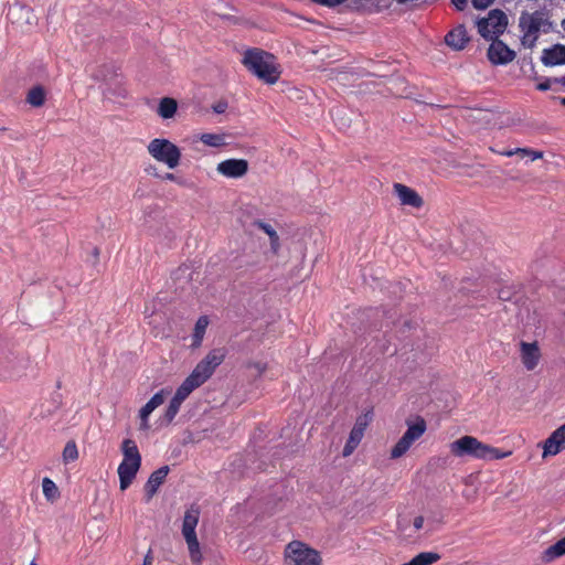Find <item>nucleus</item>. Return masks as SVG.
<instances>
[{"instance_id": "1", "label": "nucleus", "mask_w": 565, "mask_h": 565, "mask_svg": "<svg viewBox=\"0 0 565 565\" xmlns=\"http://www.w3.org/2000/svg\"><path fill=\"white\" fill-rule=\"evenodd\" d=\"M242 64L258 79L269 85L277 83L281 74L275 55L258 47L247 49Z\"/></svg>"}, {"instance_id": "2", "label": "nucleus", "mask_w": 565, "mask_h": 565, "mask_svg": "<svg viewBox=\"0 0 565 565\" xmlns=\"http://www.w3.org/2000/svg\"><path fill=\"white\" fill-rule=\"evenodd\" d=\"M450 452L455 457H472L482 460L503 459L511 451H501L490 445L483 444L472 436H463L450 444Z\"/></svg>"}, {"instance_id": "3", "label": "nucleus", "mask_w": 565, "mask_h": 565, "mask_svg": "<svg viewBox=\"0 0 565 565\" xmlns=\"http://www.w3.org/2000/svg\"><path fill=\"white\" fill-rule=\"evenodd\" d=\"M318 551L300 541H291L284 553V565H321Z\"/></svg>"}, {"instance_id": "4", "label": "nucleus", "mask_w": 565, "mask_h": 565, "mask_svg": "<svg viewBox=\"0 0 565 565\" xmlns=\"http://www.w3.org/2000/svg\"><path fill=\"white\" fill-rule=\"evenodd\" d=\"M149 154L159 162L174 169L179 166L181 159L180 149L170 140L154 138L147 146Z\"/></svg>"}, {"instance_id": "5", "label": "nucleus", "mask_w": 565, "mask_h": 565, "mask_svg": "<svg viewBox=\"0 0 565 565\" xmlns=\"http://www.w3.org/2000/svg\"><path fill=\"white\" fill-rule=\"evenodd\" d=\"M508 26V17L500 9H492L488 17L477 21L478 33L484 40H493L504 33Z\"/></svg>"}, {"instance_id": "6", "label": "nucleus", "mask_w": 565, "mask_h": 565, "mask_svg": "<svg viewBox=\"0 0 565 565\" xmlns=\"http://www.w3.org/2000/svg\"><path fill=\"white\" fill-rule=\"evenodd\" d=\"M407 429L391 450V458L397 459L404 456L412 445L426 431L427 425L423 417L418 416L414 423L407 420Z\"/></svg>"}, {"instance_id": "7", "label": "nucleus", "mask_w": 565, "mask_h": 565, "mask_svg": "<svg viewBox=\"0 0 565 565\" xmlns=\"http://www.w3.org/2000/svg\"><path fill=\"white\" fill-rule=\"evenodd\" d=\"M519 28L527 34H539L541 31L548 33L553 29V22L544 11L536 10L532 13L523 11L519 18Z\"/></svg>"}, {"instance_id": "8", "label": "nucleus", "mask_w": 565, "mask_h": 565, "mask_svg": "<svg viewBox=\"0 0 565 565\" xmlns=\"http://www.w3.org/2000/svg\"><path fill=\"white\" fill-rule=\"evenodd\" d=\"M226 356L224 348H216L211 350L193 369L192 374L205 383L215 372L216 367L221 365Z\"/></svg>"}, {"instance_id": "9", "label": "nucleus", "mask_w": 565, "mask_h": 565, "mask_svg": "<svg viewBox=\"0 0 565 565\" xmlns=\"http://www.w3.org/2000/svg\"><path fill=\"white\" fill-rule=\"evenodd\" d=\"M491 41L487 56L493 65H507L515 58L516 53L502 40L495 38Z\"/></svg>"}, {"instance_id": "10", "label": "nucleus", "mask_w": 565, "mask_h": 565, "mask_svg": "<svg viewBox=\"0 0 565 565\" xmlns=\"http://www.w3.org/2000/svg\"><path fill=\"white\" fill-rule=\"evenodd\" d=\"M371 418V412H367L363 416L358 417L356 423L350 433L349 439L347 440L343 447L344 457L350 456L353 452V450L358 447L363 437L364 429L366 428L369 420Z\"/></svg>"}, {"instance_id": "11", "label": "nucleus", "mask_w": 565, "mask_h": 565, "mask_svg": "<svg viewBox=\"0 0 565 565\" xmlns=\"http://www.w3.org/2000/svg\"><path fill=\"white\" fill-rule=\"evenodd\" d=\"M7 19L12 24H17L21 28L23 25L31 26L33 24L34 14L32 8L17 2L9 7L7 12Z\"/></svg>"}, {"instance_id": "12", "label": "nucleus", "mask_w": 565, "mask_h": 565, "mask_svg": "<svg viewBox=\"0 0 565 565\" xmlns=\"http://www.w3.org/2000/svg\"><path fill=\"white\" fill-rule=\"evenodd\" d=\"M217 172L226 178L238 179L248 171V162L245 159H227L217 164Z\"/></svg>"}, {"instance_id": "13", "label": "nucleus", "mask_w": 565, "mask_h": 565, "mask_svg": "<svg viewBox=\"0 0 565 565\" xmlns=\"http://www.w3.org/2000/svg\"><path fill=\"white\" fill-rule=\"evenodd\" d=\"M565 449V424L556 428L544 441L543 457L555 456Z\"/></svg>"}, {"instance_id": "14", "label": "nucleus", "mask_w": 565, "mask_h": 565, "mask_svg": "<svg viewBox=\"0 0 565 565\" xmlns=\"http://www.w3.org/2000/svg\"><path fill=\"white\" fill-rule=\"evenodd\" d=\"M393 188L403 205H408L415 209H420L424 205L423 198L412 188L402 183H394Z\"/></svg>"}, {"instance_id": "15", "label": "nucleus", "mask_w": 565, "mask_h": 565, "mask_svg": "<svg viewBox=\"0 0 565 565\" xmlns=\"http://www.w3.org/2000/svg\"><path fill=\"white\" fill-rule=\"evenodd\" d=\"M169 470L170 469L168 466H162L150 475L148 481L145 484L147 502L150 501L152 497L157 493L158 489L167 478Z\"/></svg>"}, {"instance_id": "16", "label": "nucleus", "mask_w": 565, "mask_h": 565, "mask_svg": "<svg viewBox=\"0 0 565 565\" xmlns=\"http://www.w3.org/2000/svg\"><path fill=\"white\" fill-rule=\"evenodd\" d=\"M541 62L545 66H556L565 64V45L557 43L551 47L544 49L541 56Z\"/></svg>"}, {"instance_id": "17", "label": "nucleus", "mask_w": 565, "mask_h": 565, "mask_svg": "<svg viewBox=\"0 0 565 565\" xmlns=\"http://www.w3.org/2000/svg\"><path fill=\"white\" fill-rule=\"evenodd\" d=\"M469 41L470 38L463 24L450 30L445 36L446 44L456 51L463 50Z\"/></svg>"}, {"instance_id": "18", "label": "nucleus", "mask_w": 565, "mask_h": 565, "mask_svg": "<svg viewBox=\"0 0 565 565\" xmlns=\"http://www.w3.org/2000/svg\"><path fill=\"white\" fill-rule=\"evenodd\" d=\"M540 349L536 344V342L527 343L522 342L521 343V358L522 362L527 371L534 370L540 361Z\"/></svg>"}, {"instance_id": "19", "label": "nucleus", "mask_w": 565, "mask_h": 565, "mask_svg": "<svg viewBox=\"0 0 565 565\" xmlns=\"http://www.w3.org/2000/svg\"><path fill=\"white\" fill-rule=\"evenodd\" d=\"M200 509L191 505L185 512L182 522V535L185 539L196 536L195 527L199 523Z\"/></svg>"}, {"instance_id": "20", "label": "nucleus", "mask_w": 565, "mask_h": 565, "mask_svg": "<svg viewBox=\"0 0 565 565\" xmlns=\"http://www.w3.org/2000/svg\"><path fill=\"white\" fill-rule=\"evenodd\" d=\"M141 465L121 461L118 466L117 472L119 476L120 490H126L136 478V475Z\"/></svg>"}, {"instance_id": "21", "label": "nucleus", "mask_w": 565, "mask_h": 565, "mask_svg": "<svg viewBox=\"0 0 565 565\" xmlns=\"http://www.w3.org/2000/svg\"><path fill=\"white\" fill-rule=\"evenodd\" d=\"M202 384L203 383L196 377V374L190 373V375L186 376L181 385L177 388L173 397L183 403L188 396Z\"/></svg>"}, {"instance_id": "22", "label": "nucleus", "mask_w": 565, "mask_h": 565, "mask_svg": "<svg viewBox=\"0 0 565 565\" xmlns=\"http://www.w3.org/2000/svg\"><path fill=\"white\" fill-rule=\"evenodd\" d=\"M122 461L141 465V455L138 450L137 444L132 439H124L121 444Z\"/></svg>"}, {"instance_id": "23", "label": "nucleus", "mask_w": 565, "mask_h": 565, "mask_svg": "<svg viewBox=\"0 0 565 565\" xmlns=\"http://www.w3.org/2000/svg\"><path fill=\"white\" fill-rule=\"evenodd\" d=\"M565 555V536L553 545L548 546L541 556L543 563H551Z\"/></svg>"}, {"instance_id": "24", "label": "nucleus", "mask_w": 565, "mask_h": 565, "mask_svg": "<svg viewBox=\"0 0 565 565\" xmlns=\"http://www.w3.org/2000/svg\"><path fill=\"white\" fill-rule=\"evenodd\" d=\"M178 110V103L174 98L163 97L158 106V115L163 119L172 118Z\"/></svg>"}, {"instance_id": "25", "label": "nucleus", "mask_w": 565, "mask_h": 565, "mask_svg": "<svg viewBox=\"0 0 565 565\" xmlns=\"http://www.w3.org/2000/svg\"><path fill=\"white\" fill-rule=\"evenodd\" d=\"M209 319L206 316H201L196 320L192 334V348L196 349L201 347Z\"/></svg>"}, {"instance_id": "26", "label": "nucleus", "mask_w": 565, "mask_h": 565, "mask_svg": "<svg viewBox=\"0 0 565 565\" xmlns=\"http://www.w3.org/2000/svg\"><path fill=\"white\" fill-rule=\"evenodd\" d=\"M500 154L504 156V157H512L514 154H519L522 158L531 157L532 161L536 160V159L543 158V152L542 151L533 150V149H530V148L507 149V150L500 151Z\"/></svg>"}, {"instance_id": "27", "label": "nucleus", "mask_w": 565, "mask_h": 565, "mask_svg": "<svg viewBox=\"0 0 565 565\" xmlns=\"http://www.w3.org/2000/svg\"><path fill=\"white\" fill-rule=\"evenodd\" d=\"M185 542H186V545H188V550H189L191 562L194 565H201L203 557H202V553H201L200 543L198 541V537L194 536V537L185 539Z\"/></svg>"}, {"instance_id": "28", "label": "nucleus", "mask_w": 565, "mask_h": 565, "mask_svg": "<svg viewBox=\"0 0 565 565\" xmlns=\"http://www.w3.org/2000/svg\"><path fill=\"white\" fill-rule=\"evenodd\" d=\"M26 102L33 107L43 106L45 102L44 88L40 85L32 87L28 93Z\"/></svg>"}, {"instance_id": "29", "label": "nucleus", "mask_w": 565, "mask_h": 565, "mask_svg": "<svg viewBox=\"0 0 565 565\" xmlns=\"http://www.w3.org/2000/svg\"><path fill=\"white\" fill-rule=\"evenodd\" d=\"M181 405H182V402L172 397L163 416H162V423H164L166 425L171 424L172 420L174 419V417L177 416V414L179 413Z\"/></svg>"}, {"instance_id": "30", "label": "nucleus", "mask_w": 565, "mask_h": 565, "mask_svg": "<svg viewBox=\"0 0 565 565\" xmlns=\"http://www.w3.org/2000/svg\"><path fill=\"white\" fill-rule=\"evenodd\" d=\"M441 558L436 552H422L413 557L415 565H433Z\"/></svg>"}, {"instance_id": "31", "label": "nucleus", "mask_w": 565, "mask_h": 565, "mask_svg": "<svg viewBox=\"0 0 565 565\" xmlns=\"http://www.w3.org/2000/svg\"><path fill=\"white\" fill-rule=\"evenodd\" d=\"M43 494L49 501H54L58 498L60 492L54 481L50 478H44L42 481Z\"/></svg>"}, {"instance_id": "32", "label": "nucleus", "mask_w": 565, "mask_h": 565, "mask_svg": "<svg viewBox=\"0 0 565 565\" xmlns=\"http://www.w3.org/2000/svg\"><path fill=\"white\" fill-rule=\"evenodd\" d=\"M62 456H63V461L65 463H67L70 461H74L78 458V450H77V446H76L75 441L70 440L65 445Z\"/></svg>"}, {"instance_id": "33", "label": "nucleus", "mask_w": 565, "mask_h": 565, "mask_svg": "<svg viewBox=\"0 0 565 565\" xmlns=\"http://www.w3.org/2000/svg\"><path fill=\"white\" fill-rule=\"evenodd\" d=\"M14 360H8L4 363H0V375L6 377H14L20 375V371L15 367Z\"/></svg>"}, {"instance_id": "34", "label": "nucleus", "mask_w": 565, "mask_h": 565, "mask_svg": "<svg viewBox=\"0 0 565 565\" xmlns=\"http://www.w3.org/2000/svg\"><path fill=\"white\" fill-rule=\"evenodd\" d=\"M201 140L210 147H221L224 145V137L217 134H203Z\"/></svg>"}, {"instance_id": "35", "label": "nucleus", "mask_w": 565, "mask_h": 565, "mask_svg": "<svg viewBox=\"0 0 565 565\" xmlns=\"http://www.w3.org/2000/svg\"><path fill=\"white\" fill-rule=\"evenodd\" d=\"M534 81L537 82L536 89L541 92H546L552 87V79L551 77H542L537 74L533 77Z\"/></svg>"}, {"instance_id": "36", "label": "nucleus", "mask_w": 565, "mask_h": 565, "mask_svg": "<svg viewBox=\"0 0 565 565\" xmlns=\"http://www.w3.org/2000/svg\"><path fill=\"white\" fill-rule=\"evenodd\" d=\"M257 225L269 236L271 244L279 239L277 232L271 227V225L265 222H258Z\"/></svg>"}, {"instance_id": "37", "label": "nucleus", "mask_w": 565, "mask_h": 565, "mask_svg": "<svg viewBox=\"0 0 565 565\" xmlns=\"http://www.w3.org/2000/svg\"><path fill=\"white\" fill-rule=\"evenodd\" d=\"M521 32L523 33L521 38V43L529 49L534 47L539 39V34H527L526 31Z\"/></svg>"}, {"instance_id": "38", "label": "nucleus", "mask_w": 565, "mask_h": 565, "mask_svg": "<svg viewBox=\"0 0 565 565\" xmlns=\"http://www.w3.org/2000/svg\"><path fill=\"white\" fill-rule=\"evenodd\" d=\"M247 369H254L257 372V375L260 376L267 369V364L263 362H247Z\"/></svg>"}, {"instance_id": "39", "label": "nucleus", "mask_w": 565, "mask_h": 565, "mask_svg": "<svg viewBox=\"0 0 565 565\" xmlns=\"http://www.w3.org/2000/svg\"><path fill=\"white\" fill-rule=\"evenodd\" d=\"M156 408L159 407L164 402V390L156 393L149 401Z\"/></svg>"}, {"instance_id": "40", "label": "nucleus", "mask_w": 565, "mask_h": 565, "mask_svg": "<svg viewBox=\"0 0 565 565\" xmlns=\"http://www.w3.org/2000/svg\"><path fill=\"white\" fill-rule=\"evenodd\" d=\"M311 1L319 6L333 8L335 6L343 3L345 0H311Z\"/></svg>"}, {"instance_id": "41", "label": "nucleus", "mask_w": 565, "mask_h": 565, "mask_svg": "<svg viewBox=\"0 0 565 565\" xmlns=\"http://www.w3.org/2000/svg\"><path fill=\"white\" fill-rule=\"evenodd\" d=\"M494 0H472L473 8L478 10L487 9L490 4L493 3Z\"/></svg>"}, {"instance_id": "42", "label": "nucleus", "mask_w": 565, "mask_h": 565, "mask_svg": "<svg viewBox=\"0 0 565 565\" xmlns=\"http://www.w3.org/2000/svg\"><path fill=\"white\" fill-rule=\"evenodd\" d=\"M498 298L502 301L511 300L512 298V290L510 288H501L498 291Z\"/></svg>"}, {"instance_id": "43", "label": "nucleus", "mask_w": 565, "mask_h": 565, "mask_svg": "<svg viewBox=\"0 0 565 565\" xmlns=\"http://www.w3.org/2000/svg\"><path fill=\"white\" fill-rule=\"evenodd\" d=\"M213 110L214 113L216 114H223L225 113V110L227 109V102H224V100H220L218 103H216L215 105H213Z\"/></svg>"}, {"instance_id": "44", "label": "nucleus", "mask_w": 565, "mask_h": 565, "mask_svg": "<svg viewBox=\"0 0 565 565\" xmlns=\"http://www.w3.org/2000/svg\"><path fill=\"white\" fill-rule=\"evenodd\" d=\"M424 521H425L424 516H422V515L416 516L413 521V525H414L415 530H417V531L422 530L424 526Z\"/></svg>"}, {"instance_id": "45", "label": "nucleus", "mask_w": 565, "mask_h": 565, "mask_svg": "<svg viewBox=\"0 0 565 565\" xmlns=\"http://www.w3.org/2000/svg\"><path fill=\"white\" fill-rule=\"evenodd\" d=\"M468 0H451L452 4L456 7L458 11H463L467 7Z\"/></svg>"}, {"instance_id": "46", "label": "nucleus", "mask_w": 565, "mask_h": 565, "mask_svg": "<svg viewBox=\"0 0 565 565\" xmlns=\"http://www.w3.org/2000/svg\"><path fill=\"white\" fill-rule=\"evenodd\" d=\"M552 84H559L565 87V75L562 77H551Z\"/></svg>"}, {"instance_id": "47", "label": "nucleus", "mask_w": 565, "mask_h": 565, "mask_svg": "<svg viewBox=\"0 0 565 565\" xmlns=\"http://www.w3.org/2000/svg\"><path fill=\"white\" fill-rule=\"evenodd\" d=\"M152 555H151V550H149V552L146 554L145 558H143V564L142 565H152Z\"/></svg>"}, {"instance_id": "48", "label": "nucleus", "mask_w": 565, "mask_h": 565, "mask_svg": "<svg viewBox=\"0 0 565 565\" xmlns=\"http://www.w3.org/2000/svg\"><path fill=\"white\" fill-rule=\"evenodd\" d=\"M150 412H147L146 408L141 407V409L139 411V417L140 419H148V417L150 416Z\"/></svg>"}, {"instance_id": "49", "label": "nucleus", "mask_w": 565, "mask_h": 565, "mask_svg": "<svg viewBox=\"0 0 565 565\" xmlns=\"http://www.w3.org/2000/svg\"><path fill=\"white\" fill-rule=\"evenodd\" d=\"M163 180H169V181H173V182H177L178 181V178L175 174L173 173H166L163 177H162Z\"/></svg>"}, {"instance_id": "50", "label": "nucleus", "mask_w": 565, "mask_h": 565, "mask_svg": "<svg viewBox=\"0 0 565 565\" xmlns=\"http://www.w3.org/2000/svg\"><path fill=\"white\" fill-rule=\"evenodd\" d=\"M92 255L94 257V262L96 263L98 260V257H99V248L98 247H94L93 250H92Z\"/></svg>"}, {"instance_id": "51", "label": "nucleus", "mask_w": 565, "mask_h": 565, "mask_svg": "<svg viewBox=\"0 0 565 565\" xmlns=\"http://www.w3.org/2000/svg\"><path fill=\"white\" fill-rule=\"evenodd\" d=\"M140 420H141V423H140V429H141V430H147V429H149V427H150V426H149V424H148V419H140Z\"/></svg>"}, {"instance_id": "52", "label": "nucleus", "mask_w": 565, "mask_h": 565, "mask_svg": "<svg viewBox=\"0 0 565 565\" xmlns=\"http://www.w3.org/2000/svg\"><path fill=\"white\" fill-rule=\"evenodd\" d=\"M142 407L146 408V411L150 412V413H152L156 409V407L149 402H147L146 405Z\"/></svg>"}, {"instance_id": "53", "label": "nucleus", "mask_w": 565, "mask_h": 565, "mask_svg": "<svg viewBox=\"0 0 565 565\" xmlns=\"http://www.w3.org/2000/svg\"><path fill=\"white\" fill-rule=\"evenodd\" d=\"M553 99L558 100L561 105L565 106V97H553Z\"/></svg>"}, {"instance_id": "54", "label": "nucleus", "mask_w": 565, "mask_h": 565, "mask_svg": "<svg viewBox=\"0 0 565 565\" xmlns=\"http://www.w3.org/2000/svg\"><path fill=\"white\" fill-rule=\"evenodd\" d=\"M562 26L564 28L565 30V19L562 21Z\"/></svg>"}, {"instance_id": "55", "label": "nucleus", "mask_w": 565, "mask_h": 565, "mask_svg": "<svg viewBox=\"0 0 565 565\" xmlns=\"http://www.w3.org/2000/svg\"><path fill=\"white\" fill-rule=\"evenodd\" d=\"M30 565H38V564L34 561H32Z\"/></svg>"}]
</instances>
